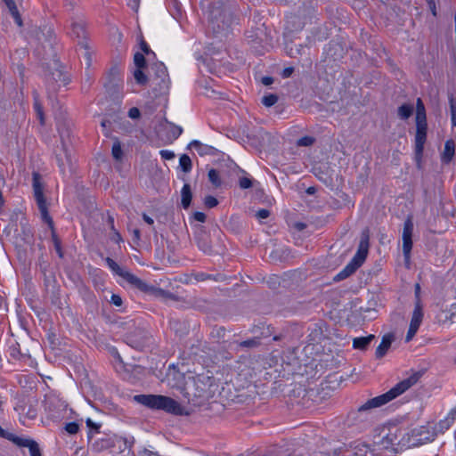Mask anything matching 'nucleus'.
Instances as JSON below:
<instances>
[{"label":"nucleus","mask_w":456,"mask_h":456,"mask_svg":"<svg viewBox=\"0 0 456 456\" xmlns=\"http://www.w3.org/2000/svg\"><path fill=\"white\" fill-rule=\"evenodd\" d=\"M418 379L419 374H412L409 378L397 383L387 393L368 400L366 403H364L362 405L359 407V411H367L370 409H374L385 405L386 403H389L393 399L396 398L397 396L404 393L414 384H416Z\"/></svg>","instance_id":"nucleus-1"},{"label":"nucleus","mask_w":456,"mask_h":456,"mask_svg":"<svg viewBox=\"0 0 456 456\" xmlns=\"http://www.w3.org/2000/svg\"><path fill=\"white\" fill-rule=\"evenodd\" d=\"M134 400L151 409L162 410L175 415H183L184 408L175 400L160 395H138Z\"/></svg>","instance_id":"nucleus-2"},{"label":"nucleus","mask_w":456,"mask_h":456,"mask_svg":"<svg viewBox=\"0 0 456 456\" xmlns=\"http://www.w3.org/2000/svg\"><path fill=\"white\" fill-rule=\"evenodd\" d=\"M370 235L368 231L362 232L357 251L346 267L337 274L336 280H343L354 273L365 261L369 251Z\"/></svg>","instance_id":"nucleus-3"},{"label":"nucleus","mask_w":456,"mask_h":456,"mask_svg":"<svg viewBox=\"0 0 456 456\" xmlns=\"http://www.w3.org/2000/svg\"><path fill=\"white\" fill-rule=\"evenodd\" d=\"M436 435L434 424L428 423L426 426L414 428L409 436V443L411 446L419 447L432 443Z\"/></svg>","instance_id":"nucleus-4"},{"label":"nucleus","mask_w":456,"mask_h":456,"mask_svg":"<svg viewBox=\"0 0 456 456\" xmlns=\"http://www.w3.org/2000/svg\"><path fill=\"white\" fill-rule=\"evenodd\" d=\"M49 417L53 420L71 419L74 411L68 407L65 401L59 398H53L47 403Z\"/></svg>","instance_id":"nucleus-5"},{"label":"nucleus","mask_w":456,"mask_h":456,"mask_svg":"<svg viewBox=\"0 0 456 456\" xmlns=\"http://www.w3.org/2000/svg\"><path fill=\"white\" fill-rule=\"evenodd\" d=\"M33 191L43 221L48 224L49 228L53 229V219L49 215L47 204L44 197L43 187L37 179V174H34Z\"/></svg>","instance_id":"nucleus-6"},{"label":"nucleus","mask_w":456,"mask_h":456,"mask_svg":"<svg viewBox=\"0 0 456 456\" xmlns=\"http://www.w3.org/2000/svg\"><path fill=\"white\" fill-rule=\"evenodd\" d=\"M105 262L108 265V267L117 275L123 278L126 281L130 283L131 285H134L136 288L142 289L145 284L144 282L139 279L137 276L134 275L130 272H128L126 269L122 268L119 266L113 259L110 257H107L105 259Z\"/></svg>","instance_id":"nucleus-7"},{"label":"nucleus","mask_w":456,"mask_h":456,"mask_svg":"<svg viewBox=\"0 0 456 456\" xmlns=\"http://www.w3.org/2000/svg\"><path fill=\"white\" fill-rule=\"evenodd\" d=\"M413 222L411 217H407L403 224V253L406 265L410 264L411 251L412 248V233H413Z\"/></svg>","instance_id":"nucleus-8"},{"label":"nucleus","mask_w":456,"mask_h":456,"mask_svg":"<svg viewBox=\"0 0 456 456\" xmlns=\"http://www.w3.org/2000/svg\"><path fill=\"white\" fill-rule=\"evenodd\" d=\"M7 438L20 447H28L30 456H41L40 449L36 441L27 437L18 436L13 434H10Z\"/></svg>","instance_id":"nucleus-9"},{"label":"nucleus","mask_w":456,"mask_h":456,"mask_svg":"<svg viewBox=\"0 0 456 456\" xmlns=\"http://www.w3.org/2000/svg\"><path fill=\"white\" fill-rule=\"evenodd\" d=\"M426 139H427V128L416 127L415 155H416L417 162H420V160H421Z\"/></svg>","instance_id":"nucleus-10"},{"label":"nucleus","mask_w":456,"mask_h":456,"mask_svg":"<svg viewBox=\"0 0 456 456\" xmlns=\"http://www.w3.org/2000/svg\"><path fill=\"white\" fill-rule=\"evenodd\" d=\"M156 75V84L159 90L163 91L168 88L169 77L166 66L163 63H158L154 66Z\"/></svg>","instance_id":"nucleus-11"},{"label":"nucleus","mask_w":456,"mask_h":456,"mask_svg":"<svg viewBox=\"0 0 456 456\" xmlns=\"http://www.w3.org/2000/svg\"><path fill=\"white\" fill-rule=\"evenodd\" d=\"M191 382L196 387L197 393L195 395L198 396H200L201 393L213 385L212 378L204 374H198L192 377Z\"/></svg>","instance_id":"nucleus-12"},{"label":"nucleus","mask_w":456,"mask_h":456,"mask_svg":"<svg viewBox=\"0 0 456 456\" xmlns=\"http://www.w3.org/2000/svg\"><path fill=\"white\" fill-rule=\"evenodd\" d=\"M455 154V142L453 140H447L444 143V149L441 153V161L444 164H449Z\"/></svg>","instance_id":"nucleus-13"},{"label":"nucleus","mask_w":456,"mask_h":456,"mask_svg":"<svg viewBox=\"0 0 456 456\" xmlns=\"http://www.w3.org/2000/svg\"><path fill=\"white\" fill-rule=\"evenodd\" d=\"M393 339H394V337L391 334H387V335L383 336L380 344L379 345V346L376 349V357L377 358H381L387 354V350L391 346Z\"/></svg>","instance_id":"nucleus-14"},{"label":"nucleus","mask_w":456,"mask_h":456,"mask_svg":"<svg viewBox=\"0 0 456 456\" xmlns=\"http://www.w3.org/2000/svg\"><path fill=\"white\" fill-rule=\"evenodd\" d=\"M190 147L195 150L200 156L214 154L215 148L203 144L200 141L194 140L190 143Z\"/></svg>","instance_id":"nucleus-15"},{"label":"nucleus","mask_w":456,"mask_h":456,"mask_svg":"<svg viewBox=\"0 0 456 456\" xmlns=\"http://www.w3.org/2000/svg\"><path fill=\"white\" fill-rule=\"evenodd\" d=\"M423 318L422 307L420 303L418 301L415 305V308L412 313L410 327L419 330Z\"/></svg>","instance_id":"nucleus-16"},{"label":"nucleus","mask_w":456,"mask_h":456,"mask_svg":"<svg viewBox=\"0 0 456 456\" xmlns=\"http://www.w3.org/2000/svg\"><path fill=\"white\" fill-rule=\"evenodd\" d=\"M374 335H369L367 337L355 338L353 340V347L359 350H364L373 340Z\"/></svg>","instance_id":"nucleus-17"},{"label":"nucleus","mask_w":456,"mask_h":456,"mask_svg":"<svg viewBox=\"0 0 456 456\" xmlns=\"http://www.w3.org/2000/svg\"><path fill=\"white\" fill-rule=\"evenodd\" d=\"M8 7L12 16L19 27L22 26V20L13 0H3Z\"/></svg>","instance_id":"nucleus-18"},{"label":"nucleus","mask_w":456,"mask_h":456,"mask_svg":"<svg viewBox=\"0 0 456 456\" xmlns=\"http://www.w3.org/2000/svg\"><path fill=\"white\" fill-rule=\"evenodd\" d=\"M8 7L12 16L19 27L22 26V20L13 0H3Z\"/></svg>","instance_id":"nucleus-19"},{"label":"nucleus","mask_w":456,"mask_h":456,"mask_svg":"<svg viewBox=\"0 0 456 456\" xmlns=\"http://www.w3.org/2000/svg\"><path fill=\"white\" fill-rule=\"evenodd\" d=\"M71 35L75 37L77 39H82L85 37V27L81 20L79 21H73L71 23Z\"/></svg>","instance_id":"nucleus-20"},{"label":"nucleus","mask_w":456,"mask_h":456,"mask_svg":"<svg viewBox=\"0 0 456 456\" xmlns=\"http://www.w3.org/2000/svg\"><path fill=\"white\" fill-rule=\"evenodd\" d=\"M181 196H182V205L184 208H187L191 201V187L188 183H185L181 191Z\"/></svg>","instance_id":"nucleus-21"},{"label":"nucleus","mask_w":456,"mask_h":456,"mask_svg":"<svg viewBox=\"0 0 456 456\" xmlns=\"http://www.w3.org/2000/svg\"><path fill=\"white\" fill-rule=\"evenodd\" d=\"M353 445H343L333 450L332 455L330 456H355Z\"/></svg>","instance_id":"nucleus-22"},{"label":"nucleus","mask_w":456,"mask_h":456,"mask_svg":"<svg viewBox=\"0 0 456 456\" xmlns=\"http://www.w3.org/2000/svg\"><path fill=\"white\" fill-rule=\"evenodd\" d=\"M413 112V106L411 104H403L398 108V117L401 119L409 118Z\"/></svg>","instance_id":"nucleus-23"},{"label":"nucleus","mask_w":456,"mask_h":456,"mask_svg":"<svg viewBox=\"0 0 456 456\" xmlns=\"http://www.w3.org/2000/svg\"><path fill=\"white\" fill-rule=\"evenodd\" d=\"M179 166L184 173H189L191 170V160L190 157L183 154L179 159Z\"/></svg>","instance_id":"nucleus-24"},{"label":"nucleus","mask_w":456,"mask_h":456,"mask_svg":"<svg viewBox=\"0 0 456 456\" xmlns=\"http://www.w3.org/2000/svg\"><path fill=\"white\" fill-rule=\"evenodd\" d=\"M352 445H353V449L354 450V453L356 454L355 456H366L367 455V453L369 452V448L362 443L354 442Z\"/></svg>","instance_id":"nucleus-25"},{"label":"nucleus","mask_w":456,"mask_h":456,"mask_svg":"<svg viewBox=\"0 0 456 456\" xmlns=\"http://www.w3.org/2000/svg\"><path fill=\"white\" fill-rule=\"evenodd\" d=\"M82 419H80V423L77 421L69 422L64 426L65 431L69 435H75L79 431V428L82 424Z\"/></svg>","instance_id":"nucleus-26"},{"label":"nucleus","mask_w":456,"mask_h":456,"mask_svg":"<svg viewBox=\"0 0 456 456\" xmlns=\"http://www.w3.org/2000/svg\"><path fill=\"white\" fill-rule=\"evenodd\" d=\"M208 179L209 181L211 182V183L216 186V187H219L221 185V179H220V175H219V172L216 169H210L208 171Z\"/></svg>","instance_id":"nucleus-27"},{"label":"nucleus","mask_w":456,"mask_h":456,"mask_svg":"<svg viewBox=\"0 0 456 456\" xmlns=\"http://www.w3.org/2000/svg\"><path fill=\"white\" fill-rule=\"evenodd\" d=\"M142 68H137L134 72V77L135 81L140 85H144L147 82V77L141 69Z\"/></svg>","instance_id":"nucleus-28"},{"label":"nucleus","mask_w":456,"mask_h":456,"mask_svg":"<svg viewBox=\"0 0 456 456\" xmlns=\"http://www.w3.org/2000/svg\"><path fill=\"white\" fill-rule=\"evenodd\" d=\"M278 101V97L275 94H268L262 98V103L266 107L274 105Z\"/></svg>","instance_id":"nucleus-29"},{"label":"nucleus","mask_w":456,"mask_h":456,"mask_svg":"<svg viewBox=\"0 0 456 456\" xmlns=\"http://www.w3.org/2000/svg\"><path fill=\"white\" fill-rule=\"evenodd\" d=\"M112 156L115 159L119 160L122 158L123 151L119 142H115L111 149Z\"/></svg>","instance_id":"nucleus-30"},{"label":"nucleus","mask_w":456,"mask_h":456,"mask_svg":"<svg viewBox=\"0 0 456 456\" xmlns=\"http://www.w3.org/2000/svg\"><path fill=\"white\" fill-rule=\"evenodd\" d=\"M50 229L52 230V237H53L55 250H56L57 254L59 255V256L62 257L63 253L61 250V241L54 232V228L53 227V229L52 228H50Z\"/></svg>","instance_id":"nucleus-31"},{"label":"nucleus","mask_w":456,"mask_h":456,"mask_svg":"<svg viewBox=\"0 0 456 456\" xmlns=\"http://www.w3.org/2000/svg\"><path fill=\"white\" fill-rule=\"evenodd\" d=\"M416 127L427 128V118L425 113H416Z\"/></svg>","instance_id":"nucleus-32"},{"label":"nucleus","mask_w":456,"mask_h":456,"mask_svg":"<svg viewBox=\"0 0 456 456\" xmlns=\"http://www.w3.org/2000/svg\"><path fill=\"white\" fill-rule=\"evenodd\" d=\"M134 61L137 68H143L145 65V58L143 53H136L134 56Z\"/></svg>","instance_id":"nucleus-33"},{"label":"nucleus","mask_w":456,"mask_h":456,"mask_svg":"<svg viewBox=\"0 0 456 456\" xmlns=\"http://www.w3.org/2000/svg\"><path fill=\"white\" fill-rule=\"evenodd\" d=\"M34 107H35V110H36L37 115V118H39L40 123L43 125V124H44V122H45L43 108H42V106L40 105V103L37 102V99H35V104H34Z\"/></svg>","instance_id":"nucleus-34"},{"label":"nucleus","mask_w":456,"mask_h":456,"mask_svg":"<svg viewBox=\"0 0 456 456\" xmlns=\"http://www.w3.org/2000/svg\"><path fill=\"white\" fill-rule=\"evenodd\" d=\"M314 140L311 136H304L297 140L298 146H310L314 143Z\"/></svg>","instance_id":"nucleus-35"},{"label":"nucleus","mask_w":456,"mask_h":456,"mask_svg":"<svg viewBox=\"0 0 456 456\" xmlns=\"http://www.w3.org/2000/svg\"><path fill=\"white\" fill-rule=\"evenodd\" d=\"M204 204L207 208H212L217 206L218 200L213 196H207L204 200Z\"/></svg>","instance_id":"nucleus-36"},{"label":"nucleus","mask_w":456,"mask_h":456,"mask_svg":"<svg viewBox=\"0 0 456 456\" xmlns=\"http://www.w3.org/2000/svg\"><path fill=\"white\" fill-rule=\"evenodd\" d=\"M159 154H160L161 158L166 160L173 159L175 156L174 151H169V150H161L159 151Z\"/></svg>","instance_id":"nucleus-37"},{"label":"nucleus","mask_w":456,"mask_h":456,"mask_svg":"<svg viewBox=\"0 0 456 456\" xmlns=\"http://www.w3.org/2000/svg\"><path fill=\"white\" fill-rule=\"evenodd\" d=\"M239 184L241 189H248L252 186V182L248 177H241Z\"/></svg>","instance_id":"nucleus-38"},{"label":"nucleus","mask_w":456,"mask_h":456,"mask_svg":"<svg viewBox=\"0 0 456 456\" xmlns=\"http://www.w3.org/2000/svg\"><path fill=\"white\" fill-rule=\"evenodd\" d=\"M45 33L42 32L43 36L45 37V41L47 42L49 46H52V37H53V30L51 28H45Z\"/></svg>","instance_id":"nucleus-39"},{"label":"nucleus","mask_w":456,"mask_h":456,"mask_svg":"<svg viewBox=\"0 0 456 456\" xmlns=\"http://www.w3.org/2000/svg\"><path fill=\"white\" fill-rule=\"evenodd\" d=\"M141 113L138 108L133 107L128 111V117L132 119H136L140 117Z\"/></svg>","instance_id":"nucleus-40"},{"label":"nucleus","mask_w":456,"mask_h":456,"mask_svg":"<svg viewBox=\"0 0 456 456\" xmlns=\"http://www.w3.org/2000/svg\"><path fill=\"white\" fill-rule=\"evenodd\" d=\"M171 133L175 138H177L183 133V128L179 126L171 125Z\"/></svg>","instance_id":"nucleus-41"},{"label":"nucleus","mask_w":456,"mask_h":456,"mask_svg":"<svg viewBox=\"0 0 456 456\" xmlns=\"http://www.w3.org/2000/svg\"><path fill=\"white\" fill-rule=\"evenodd\" d=\"M110 302L116 306H121L123 303L121 297L117 294H112Z\"/></svg>","instance_id":"nucleus-42"},{"label":"nucleus","mask_w":456,"mask_h":456,"mask_svg":"<svg viewBox=\"0 0 456 456\" xmlns=\"http://www.w3.org/2000/svg\"><path fill=\"white\" fill-rule=\"evenodd\" d=\"M270 212L267 209L262 208L256 213V216L258 219H265L269 216Z\"/></svg>","instance_id":"nucleus-43"},{"label":"nucleus","mask_w":456,"mask_h":456,"mask_svg":"<svg viewBox=\"0 0 456 456\" xmlns=\"http://www.w3.org/2000/svg\"><path fill=\"white\" fill-rule=\"evenodd\" d=\"M425 112H426L425 106H424L421 99L418 98L417 102H416V113H425Z\"/></svg>","instance_id":"nucleus-44"},{"label":"nucleus","mask_w":456,"mask_h":456,"mask_svg":"<svg viewBox=\"0 0 456 456\" xmlns=\"http://www.w3.org/2000/svg\"><path fill=\"white\" fill-rule=\"evenodd\" d=\"M417 331H418L417 329L409 327V330L407 331L406 338H405L406 342L411 341L412 339V338L415 336V334L417 333Z\"/></svg>","instance_id":"nucleus-45"},{"label":"nucleus","mask_w":456,"mask_h":456,"mask_svg":"<svg viewBox=\"0 0 456 456\" xmlns=\"http://www.w3.org/2000/svg\"><path fill=\"white\" fill-rule=\"evenodd\" d=\"M451 119L452 126H456V107L451 104Z\"/></svg>","instance_id":"nucleus-46"},{"label":"nucleus","mask_w":456,"mask_h":456,"mask_svg":"<svg viewBox=\"0 0 456 456\" xmlns=\"http://www.w3.org/2000/svg\"><path fill=\"white\" fill-rule=\"evenodd\" d=\"M193 216L196 221L200 223H203L206 220V215L202 212H195Z\"/></svg>","instance_id":"nucleus-47"},{"label":"nucleus","mask_w":456,"mask_h":456,"mask_svg":"<svg viewBox=\"0 0 456 456\" xmlns=\"http://www.w3.org/2000/svg\"><path fill=\"white\" fill-rule=\"evenodd\" d=\"M141 49L142 51L145 53V54H150V53H152L154 54L153 52L151 51L150 47L148 46L147 43L144 42V41H142L141 42Z\"/></svg>","instance_id":"nucleus-48"},{"label":"nucleus","mask_w":456,"mask_h":456,"mask_svg":"<svg viewBox=\"0 0 456 456\" xmlns=\"http://www.w3.org/2000/svg\"><path fill=\"white\" fill-rule=\"evenodd\" d=\"M86 423L90 428L98 429L100 428V426L94 423L90 418L86 419Z\"/></svg>","instance_id":"nucleus-49"},{"label":"nucleus","mask_w":456,"mask_h":456,"mask_svg":"<svg viewBox=\"0 0 456 456\" xmlns=\"http://www.w3.org/2000/svg\"><path fill=\"white\" fill-rule=\"evenodd\" d=\"M263 85L270 86L273 83V78L272 77H263L261 79Z\"/></svg>","instance_id":"nucleus-50"},{"label":"nucleus","mask_w":456,"mask_h":456,"mask_svg":"<svg viewBox=\"0 0 456 456\" xmlns=\"http://www.w3.org/2000/svg\"><path fill=\"white\" fill-rule=\"evenodd\" d=\"M293 73V68H286L282 71V77H289Z\"/></svg>","instance_id":"nucleus-51"},{"label":"nucleus","mask_w":456,"mask_h":456,"mask_svg":"<svg viewBox=\"0 0 456 456\" xmlns=\"http://www.w3.org/2000/svg\"><path fill=\"white\" fill-rule=\"evenodd\" d=\"M142 219L144 220L145 223H147L150 225H152L154 224L153 219L146 214H142Z\"/></svg>","instance_id":"nucleus-52"},{"label":"nucleus","mask_w":456,"mask_h":456,"mask_svg":"<svg viewBox=\"0 0 456 456\" xmlns=\"http://www.w3.org/2000/svg\"><path fill=\"white\" fill-rule=\"evenodd\" d=\"M241 345L243 346L248 347V346H253L256 345V342L255 340H246V341L242 342Z\"/></svg>","instance_id":"nucleus-53"},{"label":"nucleus","mask_w":456,"mask_h":456,"mask_svg":"<svg viewBox=\"0 0 456 456\" xmlns=\"http://www.w3.org/2000/svg\"><path fill=\"white\" fill-rule=\"evenodd\" d=\"M113 240L117 242V243H119L120 241H122V238H121V235L115 232V234H114V238Z\"/></svg>","instance_id":"nucleus-54"},{"label":"nucleus","mask_w":456,"mask_h":456,"mask_svg":"<svg viewBox=\"0 0 456 456\" xmlns=\"http://www.w3.org/2000/svg\"><path fill=\"white\" fill-rule=\"evenodd\" d=\"M199 247L205 252L208 251L209 249L208 243H203L202 245L199 243Z\"/></svg>","instance_id":"nucleus-55"},{"label":"nucleus","mask_w":456,"mask_h":456,"mask_svg":"<svg viewBox=\"0 0 456 456\" xmlns=\"http://www.w3.org/2000/svg\"><path fill=\"white\" fill-rule=\"evenodd\" d=\"M429 6V9L430 11L432 12V14L434 16H436V4H433L432 5H428Z\"/></svg>","instance_id":"nucleus-56"},{"label":"nucleus","mask_w":456,"mask_h":456,"mask_svg":"<svg viewBox=\"0 0 456 456\" xmlns=\"http://www.w3.org/2000/svg\"><path fill=\"white\" fill-rule=\"evenodd\" d=\"M134 239L139 240H140V231L138 229H135L134 230Z\"/></svg>","instance_id":"nucleus-57"},{"label":"nucleus","mask_w":456,"mask_h":456,"mask_svg":"<svg viewBox=\"0 0 456 456\" xmlns=\"http://www.w3.org/2000/svg\"><path fill=\"white\" fill-rule=\"evenodd\" d=\"M143 454H144L143 456H159L158 454H156L151 451H147V450L144 451Z\"/></svg>","instance_id":"nucleus-58"},{"label":"nucleus","mask_w":456,"mask_h":456,"mask_svg":"<svg viewBox=\"0 0 456 456\" xmlns=\"http://www.w3.org/2000/svg\"><path fill=\"white\" fill-rule=\"evenodd\" d=\"M419 292H420V286H419V284L417 283L415 285V294H416L417 297H419Z\"/></svg>","instance_id":"nucleus-59"},{"label":"nucleus","mask_w":456,"mask_h":456,"mask_svg":"<svg viewBox=\"0 0 456 456\" xmlns=\"http://www.w3.org/2000/svg\"><path fill=\"white\" fill-rule=\"evenodd\" d=\"M427 3L428 5H432L433 4H436L435 0H427Z\"/></svg>","instance_id":"nucleus-60"},{"label":"nucleus","mask_w":456,"mask_h":456,"mask_svg":"<svg viewBox=\"0 0 456 456\" xmlns=\"http://www.w3.org/2000/svg\"><path fill=\"white\" fill-rule=\"evenodd\" d=\"M307 192H308L309 194H312V193L314 192V188H313V187L308 188V189H307Z\"/></svg>","instance_id":"nucleus-61"},{"label":"nucleus","mask_w":456,"mask_h":456,"mask_svg":"<svg viewBox=\"0 0 456 456\" xmlns=\"http://www.w3.org/2000/svg\"><path fill=\"white\" fill-rule=\"evenodd\" d=\"M0 435L3 436V429L0 428Z\"/></svg>","instance_id":"nucleus-62"}]
</instances>
